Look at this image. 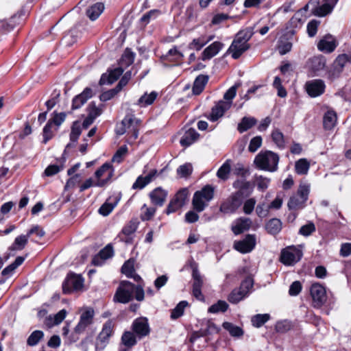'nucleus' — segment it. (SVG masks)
Listing matches in <instances>:
<instances>
[{"instance_id": "f257e3e1", "label": "nucleus", "mask_w": 351, "mask_h": 351, "mask_svg": "<svg viewBox=\"0 0 351 351\" xmlns=\"http://www.w3.org/2000/svg\"><path fill=\"white\" fill-rule=\"evenodd\" d=\"M145 291L141 285H135L128 280L120 282L114 295V300L121 304L130 302L134 298L137 301L144 300Z\"/></svg>"}, {"instance_id": "f03ea898", "label": "nucleus", "mask_w": 351, "mask_h": 351, "mask_svg": "<svg viewBox=\"0 0 351 351\" xmlns=\"http://www.w3.org/2000/svg\"><path fill=\"white\" fill-rule=\"evenodd\" d=\"M279 160L278 154L269 150H262L255 156L254 164L259 170L275 172L278 169Z\"/></svg>"}, {"instance_id": "7ed1b4c3", "label": "nucleus", "mask_w": 351, "mask_h": 351, "mask_svg": "<svg viewBox=\"0 0 351 351\" xmlns=\"http://www.w3.org/2000/svg\"><path fill=\"white\" fill-rule=\"evenodd\" d=\"M215 188L211 184H206L200 190L196 191L193 196V208L197 213H201L208 206L215 195Z\"/></svg>"}, {"instance_id": "20e7f679", "label": "nucleus", "mask_w": 351, "mask_h": 351, "mask_svg": "<svg viewBox=\"0 0 351 351\" xmlns=\"http://www.w3.org/2000/svg\"><path fill=\"white\" fill-rule=\"evenodd\" d=\"M95 311L91 307L86 308L80 315L79 322L69 337L71 343L76 342L80 335L88 330L94 323Z\"/></svg>"}, {"instance_id": "39448f33", "label": "nucleus", "mask_w": 351, "mask_h": 351, "mask_svg": "<svg viewBox=\"0 0 351 351\" xmlns=\"http://www.w3.org/2000/svg\"><path fill=\"white\" fill-rule=\"evenodd\" d=\"M311 186L306 182H301L297 193L290 197L287 206L291 210L303 209L306 206V202L308 199Z\"/></svg>"}, {"instance_id": "423d86ee", "label": "nucleus", "mask_w": 351, "mask_h": 351, "mask_svg": "<svg viewBox=\"0 0 351 351\" xmlns=\"http://www.w3.org/2000/svg\"><path fill=\"white\" fill-rule=\"evenodd\" d=\"M302 255L301 246L291 245L282 250L280 260L283 265L292 266L301 260Z\"/></svg>"}, {"instance_id": "0eeeda50", "label": "nucleus", "mask_w": 351, "mask_h": 351, "mask_svg": "<svg viewBox=\"0 0 351 351\" xmlns=\"http://www.w3.org/2000/svg\"><path fill=\"white\" fill-rule=\"evenodd\" d=\"M114 169L110 162L103 164L95 172V186L104 187L111 182Z\"/></svg>"}, {"instance_id": "6e6552de", "label": "nucleus", "mask_w": 351, "mask_h": 351, "mask_svg": "<svg viewBox=\"0 0 351 351\" xmlns=\"http://www.w3.org/2000/svg\"><path fill=\"white\" fill-rule=\"evenodd\" d=\"M241 204V192L237 191L230 195L221 204L219 211L224 214H232L237 211Z\"/></svg>"}, {"instance_id": "1a4fd4ad", "label": "nucleus", "mask_w": 351, "mask_h": 351, "mask_svg": "<svg viewBox=\"0 0 351 351\" xmlns=\"http://www.w3.org/2000/svg\"><path fill=\"white\" fill-rule=\"evenodd\" d=\"M84 278L80 275L74 273L67 274L62 283V291L65 294H69L74 291L82 289L84 286Z\"/></svg>"}, {"instance_id": "9d476101", "label": "nucleus", "mask_w": 351, "mask_h": 351, "mask_svg": "<svg viewBox=\"0 0 351 351\" xmlns=\"http://www.w3.org/2000/svg\"><path fill=\"white\" fill-rule=\"evenodd\" d=\"M188 196L189 191L187 189L179 190L169 202L165 210L166 214L169 215L181 208L185 204Z\"/></svg>"}, {"instance_id": "9b49d317", "label": "nucleus", "mask_w": 351, "mask_h": 351, "mask_svg": "<svg viewBox=\"0 0 351 351\" xmlns=\"http://www.w3.org/2000/svg\"><path fill=\"white\" fill-rule=\"evenodd\" d=\"M114 333V323L112 320L106 321L102 326L101 332L97 337V348H104L108 343L109 339Z\"/></svg>"}, {"instance_id": "f8f14e48", "label": "nucleus", "mask_w": 351, "mask_h": 351, "mask_svg": "<svg viewBox=\"0 0 351 351\" xmlns=\"http://www.w3.org/2000/svg\"><path fill=\"white\" fill-rule=\"evenodd\" d=\"M304 89L309 97L315 98L324 93L326 84L321 79L311 80L305 83Z\"/></svg>"}, {"instance_id": "ddd939ff", "label": "nucleus", "mask_w": 351, "mask_h": 351, "mask_svg": "<svg viewBox=\"0 0 351 351\" xmlns=\"http://www.w3.org/2000/svg\"><path fill=\"white\" fill-rule=\"evenodd\" d=\"M310 293L315 307L319 308L326 302V291L322 285L319 283L313 284L310 288Z\"/></svg>"}, {"instance_id": "4468645a", "label": "nucleus", "mask_w": 351, "mask_h": 351, "mask_svg": "<svg viewBox=\"0 0 351 351\" xmlns=\"http://www.w3.org/2000/svg\"><path fill=\"white\" fill-rule=\"evenodd\" d=\"M138 224L139 222L136 219L130 220L123 228L117 237L122 242L125 243H132L133 242V235L137 230Z\"/></svg>"}, {"instance_id": "2eb2a0df", "label": "nucleus", "mask_w": 351, "mask_h": 351, "mask_svg": "<svg viewBox=\"0 0 351 351\" xmlns=\"http://www.w3.org/2000/svg\"><path fill=\"white\" fill-rule=\"evenodd\" d=\"M256 243V236L248 234L243 239L234 241V248L242 254H247L254 249Z\"/></svg>"}, {"instance_id": "dca6fc26", "label": "nucleus", "mask_w": 351, "mask_h": 351, "mask_svg": "<svg viewBox=\"0 0 351 351\" xmlns=\"http://www.w3.org/2000/svg\"><path fill=\"white\" fill-rule=\"evenodd\" d=\"M132 330L139 339L146 337L150 332L148 319L144 317L135 319L132 324Z\"/></svg>"}, {"instance_id": "f3484780", "label": "nucleus", "mask_w": 351, "mask_h": 351, "mask_svg": "<svg viewBox=\"0 0 351 351\" xmlns=\"http://www.w3.org/2000/svg\"><path fill=\"white\" fill-rule=\"evenodd\" d=\"M192 277H193V295L199 301H204V296L202 293V287L203 286V277L200 274L197 267L193 266V272H192Z\"/></svg>"}, {"instance_id": "a211bd4d", "label": "nucleus", "mask_w": 351, "mask_h": 351, "mask_svg": "<svg viewBox=\"0 0 351 351\" xmlns=\"http://www.w3.org/2000/svg\"><path fill=\"white\" fill-rule=\"evenodd\" d=\"M337 46L336 38L330 34L324 36L317 44L318 50L325 53L333 52Z\"/></svg>"}, {"instance_id": "6ab92c4d", "label": "nucleus", "mask_w": 351, "mask_h": 351, "mask_svg": "<svg viewBox=\"0 0 351 351\" xmlns=\"http://www.w3.org/2000/svg\"><path fill=\"white\" fill-rule=\"evenodd\" d=\"M250 47L249 43H245L240 39L234 38L228 49V52L231 53L232 58L236 60L240 58Z\"/></svg>"}, {"instance_id": "aec40b11", "label": "nucleus", "mask_w": 351, "mask_h": 351, "mask_svg": "<svg viewBox=\"0 0 351 351\" xmlns=\"http://www.w3.org/2000/svg\"><path fill=\"white\" fill-rule=\"evenodd\" d=\"M230 108V102H223V100L219 101L211 109L208 119L215 122L222 117L225 112Z\"/></svg>"}, {"instance_id": "412c9836", "label": "nucleus", "mask_w": 351, "mask_h": 351, "mask_svg": "<svg viewBox=\"0 0 351 351\" xmlns=\"http://www.w3.org/2000/svg\"><path fill=\"white\" fill-rule=\"evenodd\" d=\"M167 195V191L163 189L160 186L154 189L149 193V195L152 203L154 206L159 207H161L164 205Z\"/></svg>"}, {"instance_id": "4be33fe9", "label": "nucleus", "mask_w": 351, "mask_h": 351, "mask_svg": "<svg viewBox=\"0 0 351 351\" xmlns=\"http://www.w3.org/2000/svg\"><path fill=\"white\" fill-rule=\"evenodd\" d=\"M157 173H158V171L156 169H152L147 173V175H146L145 176H143L142 175L139 176L136 178V181L133 183L132 189H134V190L143 189V188H145L147 184H149L151 182H152L155 179Z\"/></svg>"}, {"instance_id": "5701e85b", "label": "nucleus", "mask_w": 351, "mask_h": 351, "mask_svg": "<svg viewBox=\"0 0 351 351\" xmlns=\"http://www.w3.org/2000/svg\"><path fill=\"white\" fill-rule=\"evenodd\" d=\"M326 58L322 55H318L309 58L307 61L308 69L317 75V72L324 69L326 66Z\"/></svg>"}, {"instance_id": "b1692460", "label": "nucleus", "mask_w": 351, "mask_h": 351, "mask_svg": "<svg viewBox=\"0 0 351 351\" xmlns=\"http://www.w3.org/2000/svg\"><path fill=\"white\" fill-rule=\"evenodd\" d=\"M339 0H325V2L315 7L313 13L314 15L323 17L332 12Z\"/></svg>"}, {"instance_id": "393cba45", "label": "nucleus", "mask_w": 351, "mask_h": 351, "mask_svg": "<svg viewBox=\"0 0 351 351\" xmlns=\"http://www.w3.org/2000/svg\"><path fill=\"white\" fill-rule=\"evenodd\" d=\"M123 73V69L119 65V67L110 71L108 75L106 73L103 74L99 80V84H111L117 81Z\"/></svg>"}, {"instance_id": "a878e982", "label": "nucleus", "mask_w": 351, "mask_h": 351, "mask_svg": "<svg viewBox=\"0 0 351 351\" xmlns=\"http://www.w3.org/2000/svg\"><path fill=\"white\" fill-rule=\"evenodd\" d=\"M252 226V220L247 217L238 218L232 226V231L235 235L248 230Z\"/></svg>"}, {"instance_id": "bb28decb", "label": "nucleus", "mask_w": 351, "mask_h": 351, "mask_svg": "<svg viewBox=\"0 0 351 351\" xmlns=\"http://www.w3.org/2000/svg\"><path fill=\"white\" fill-rule=\"evenodd\" d=\"M347 63H351V55L346 53L339 55L332 64L333 75H339Z\"/></svg>"}, {"instance_id": "cd10ccee", "label": "nucleus", "mask_w": 351, "mask_h": 351, "mask_svg": "<svg viewBox=\"0 0 351 351\" xmlns=\"http://www.w3.org/2000/svg\"><path fill=\"white\" fill-rule=\"evenodd\" d=\"M113 254V247L110 244H108L94 256L92 263L94 265H101L106 260L111 258Z\"/></svg>"}, {"instance_id": "c85d7f7f", "label": "nucleus", "mask_w": 351, "mask_h": 351, "mask_svg": "<svg viewBox=\"0 0 351 351\" xmlns=\"http://www.w3.org/2000/svg\"><path fill=\"white\" fill-rule=\"evenodd\" d=\"M223 44L219 41H215L208 46L202 53V59L205 61L211 59L216 56L222 49Z\"/></svg>"}, {"instance_id": "c756f323", "label": "nucleus", "mask_w": 351, "mask_h": 351, "mask_svg": "<svg viewBox=\"0 0 351 351\" xmlns=\"http://www.w3.org/2000/svg\"><path fill=\"white\" fill-rule=\"evenodd\" d=\"M92 89L86 88L83 92L75 96L72 101V109L75 110L83 106L92 97Z\"/></svg>"}, {"instance_id": "7c9ffc66", "label": "nucleus", "mask_w": 351, "mask_h": 351, "mask_svg": "<svg viewBox=\"0 0 351 351\" xmlns=\"http://www.w3.org/2000/svg\"><path fill=\"white\" fill-rule=\"evenodd\" d=\"M199 134L193 128L186 130L180 141L182 146L187 147L193 144L198 138Z\"/></svg>"}, {"instance_id": "2f4dec72", "label": "nucleus", "mask_w": 351, "mask_h": 351, "mask_svg": "<svg viewBox=\"0 0 351 351\" xmlns=\"http://www.w3.org/2000/svg\"><path fill=\"white\" fill-rule=\"evenodd\" d=\"M337 115L334 110H330L325 112L323 117V126L326 130H332L337 125Z\"/></svg>"}, {"instance_id": "473e14b6", "label": "nucleus", "mask_w": 351, "mask_h": 351, "mask_svg": "<svg viewBox=\"0 0 351 351\" xmlns=\"http://www.w3.org/2000/svg\"><path fill=\"white\" fill-rule=\"evenodd\" d=\"M137 337L133 332L131 331H125L121 336V343L126 348H119V351H128L127 348H131L134 346H135L137 343L136 337Z\"/></svg>"}, {"instance_id": "72a5a7b5", "label": "nucleus", "mask_w": 351, "mask_h": 351, "mask_svg": "<svg viewBox=\"0 0 351 351\" xmlns=\"http://www.w3.org/2000/svg\"><path fill=\"white\" fill-rule=\"evenodd\" d=\"M208 76L206 75H199L195 80L192 91L194 95H199L204 89L208 83Z\"/></svg>"}, {"instance_id": "f704fd0d", "label": "nucleus", "mask_w": 351, "mask_h": 351, "mask_svg": "<svg viewBox=\"0 0 351 351\" xmlns=\"http://www.w3.org/2000/svg\"><path fill=\"white\" fill-rule=\"evenodd\" d=\"M25 259L23 256H17L15 261L10 265L5 267L1 271V275L5 278L11 277L14 270L21 265L23 264Z\"/></svg>"}, {"instance_id": "c9c22d12", "label": "nucleus", "mask_w": 351, "mask_h": 351, "mask_svg": "<svg viewBox=\"0 0 351 351\" xmlns=\"http://www.w3.org/2000/svg\"><path fill=\"white\" fill-rule=\"evenodd\" d=\"M29 235L21 234L15 238L13 243L9 247L8 250L21 251L23 250L27 244Z\"/></svg>"}, {"instance_id": "e433bc0d", "label": "nucleus", "mask_w": 351, "mask_h": 351, "mask_svg": "<svg viewBox=\"0 0 351 351\" xmlns=\"http://www.w3.org/2000/svg\"><path fill=\"white\" fill-rule=\"evenodd\" d=\"M282 226V222L279 219L273 218L267 222L265 229L269 234L276 235L281 231Z\"/></svg>"}, {"instance_id": "4c0bfd02", "label": "nucleus", "mask_w": 351, "mask_h": 351, "mask_svg": "<svg viewBox=\"0 0 351 351\" xmlns=\"http://www.w3.org/2000/svg\"><path fill=\"white\" fill-rule=\"evenodd\" d=\"M157 97L158 93L156 91H152L149 94L145 93L138 99L137 105L143 108L147 107L149 105H152Z\"/></svg>"}, {"instance_id": "58836bf2", "label": "nucleus", "mask_w": 351, "mask_h": 351, "mask_svg": "<svg viewBox=\"0 0 351 351\" xmlns=\"http://www.w3.org/2000/svg\"><path fill=\"white\" fill-rule=\"evenodd\" d=\"M104 10V5L102 3H97L87 9L86 14L90 20L95 21L99 16Z\"/></svg>"}, {"instance_id": "ea45409f", "label": "nucleus", "mask_w": 351, "mask_h": 351, "mask_svg": "<svg viewBox=\"0 0 351 351\" xmlns=\"http://www.w3.org/2000/svg\"><path fill=\"white\" fill-rule=\"evenodd\" d=\"M82 133V128L80 123L74 122L69 135L71 143H68L66 148L73 147V143H76Z\"/></svg>"}, {"instance_id": "a19ab883", "label": "nucleus", "mask_w": 351, "mask_h": 351, "mask_svg": "<svg viewBox=\"0 0 351 351\" xmlns=\"http://www.w3.org/2000/svg\"><path fill=\"white\" fill-rule=\"evenodd\" d=\"M135 53L130 49L127 48L123 53L120 60L119 65L123 67L130 66L134 61Z\"/></svg>"}, {"instance_id": "79ce46f5", "label": "nucleus", "mask_w": 351, "mask_h": 351, "mask_svg": "<svg viewBox=\"0 0 351 351\" xmlns=\"http://www.w3.org/2000/svg\"><path fill=\"white\" fill-rule=\"evenodd\" d=\"M247 296L246 291L239 287L231 291L228 297V300L232 304H237Z\"/></svg>"}, {"instance_id": "37998d69", "label": "nucleus", "mask_w": 351, "mask_h": 351, "mask_svg": "<svg viewBox=\"0 0 351 351\" xmlns=\"http://www.w3.org/2000/svg\"><path fill=\"white\" fill-rule=\"evenodd\" d=\"M256 123V119L255 118L244 117L238 124L237 130L240 133H243L252 128Z\"/></svg>"}, {"instance_id": "c03bdc74", "label": "nucleus", "mask_w": 351, "mask_h": 351, "mask_svg": "<svg viewBox=\"0 0 351 351\" xmlns=\"http://www.w3.org/2000/svg\"><path fill=\"white\" fill-rule=\"evenodd\" d=\"M156 208L144 204L141 208L140 218L143 221H149L155 215Z\"/></svg>"}, {"instance_id": "a18cd8bd", "label": "nucleus", "mask_w": 351, "mask_h": 351, "mask_svg": "<svg viewBox=\"0 0 351 351\" xmlns=\"http://www.w3.org/2000/svg\"><path fill=\"white\" fill-rule=\"evenodd\" d=\"M310 168V163L306 158H300L295 163V171L299 175H306Z\"/></svg>"}, {"instance_id": "49530a36", "label": "nucleus", "mask_w": 351, "mask_h": 351, "mask_svg": "<svg viewBox=\"0 0 351 351\" xmlns=\"http://www.w3.org/2000/svg\"><path fill=\"white\" fill-rule=\"evenodd\" d=\"M273 142L280 149L285 147V139L282 132L279 129H275L271 134Z\"/></svg>"}, {"instance_id": "de8ad7c7", "label": "nucleus", "mask_w": 351, "mask_h": 351, "mask_svg": "<svg viewBox=\"0 0 351 351\" xmlns=\"http://www.w3.org/2000/svg\"><path fill=\"white\" fill-rule=\"evenodd\" d=\"M183 56V54L180 51H178L177 47H173V48L170 49L165 55H163L161 57V59L164 61H179L182 59Z\"/></svg>"}, {"instance_id": "09e8293b", "label": "nucleus", "mask_w": 351, "mask_h": 351, "mask_svg": "<svg viewBox=\"0 0 351 351\" xmlns=\"http://www.w3.org/2000/svg\"><path fill=\"white\" fill-rule=\"evenodd\" d=\"M231 170V160H227L217 170V176L223 180H226Z\"/></svg>"}, {"instance_id": "8fccbe9b", "label": "nucleus", "mask_w": 351, "mask_h": 351, "mask_svg": "<svg viewBox=\"0 0 351 351\" xmlns=\"http://www.w3.org/2000/svg\"><path fill=\"white\" fill-rule=\"evenodd\" d=\"M213 36L206 38L205 36H201L197 38H194L189 44V47L191 49L199 51L204 46H205L209 41L213 39Z\"/></svg>"}, {"instance_id": "3c124183", "label": "nucleus", "mask_w": 351, "mask_h": 351, "mask_svg": "<svg viewBox=\"0 0 351 351\" xmlns=\"http://www.w3.org/2000/svg\"><path fill=\"white\" fill-rule=\"evenodd\" d=\"M254 34V27H248L244 29L240 30L237 34L235 38L240 39L245 43L248 41Z\"/></svg>"}, {"instance_id": "603ef678", "label": "nucleus", "mask_w": 351, "mask_h": 351, "mask_svg": "<svg viewBox=\"0 0 351 351\" xmlns=\"http://www.w3.org/2000/svg\"><path fill=\"white\" fill-rule=\"evenodd\" d=\"M222 326L225 330L228 331L232 337H239L243 335V331L240 327L230 322H225L223 323Z\"/></svg>"}, {"instance_id": "864d4df0", "label": "nucleus", "mask_w": 351, "mask_h": 351, "mask_svg": "<svg viewBox=\"0 0 351 351\" xmlns=\"http://www.w3.org/2000/svg\"><path fill=\"white\" fill-rule=\"evenodd\" d=\"M228 307L229 305L226 301L219 300L217 303L213 304L208 308V312L214 314L224 313L228 310Z\"/></svg>"}, {"instance_id": "5fc2aeb1", "label": "nucleus", "mask_w": 351, "mask_h": 351, "mask_svg": "<svg viewBox=\"0 0 351 351\" xmlns=\"http://www.w3.org/2000/svg\"><path fill=\"white\" fill-rule=\"evenodd\" d=\"M121 123L129 131L132 129V128L139 125L140 120L136 119L134 114H128L123 118Z\"/></svg>"}, {"instance_id": "6e6d98bb", "label": "nucleus", "mask_w": 351, "mask_h": 351, "mask_svg": "<svg viewBox=\"0 0 351 351\" xmlns=\"http://www.w3.org/2000/svg\"><path fill=\"white\" fill-rule=\"evenodd\" d=\"M270 181L269 178L263 176H254V182L260 191H265L268 188Z\"/></svg>"}, {"instance_id": "4d7b16f0", "label": "nucleus", "mask_w": 351, "mask_h": 351, "mask_svg": "<svg viewBox=\"0 0 351 351\" xmlns=\"http://www.w3.org/2000/svg\"><path fill=\"white\" fill-rule=\"evenodd\" d=\"M270 318V315L269 314H257L254 315L251 322L253 326L256 328H260L263 325H264Z\"/></svg>"}, {"instance_id": "13d9d810", "label": "nucleus", "mask_w": 351, "mask_h": 351, "mask_svg": "<svg viewBox=\"0 0 351 351\" xmlns=\"http://www.w3.org/2000/svg\"><path fill=\"white\" fill-rule=\"evenodd\" d=\"M188 306V302L185 300L180 302L172 310L171 313V318L176 319L180 317L184 311V308Z\"/></svg>"}, {"instance_id": "bf43d9fd", "label": "nucleus", "mask_w": 351, "mask_h": 351, "mask_svg": "<svg viewBox=\"0 0 351 351\" xmlns=\"http://www.w3.org/2000/svg\"><path fill=\"white\" fill-rule=\"evenodd\" d=\"M233 186L235 189H239V190L238 191L241 192V195L243 193L248 191V194L250 195L252 192V184L250 182L245 181V180H237L234 182Z\"/></svg>"}, {"instance_id": "052dcab7", "label": "nucleus", "mask_w": 351, "mask_h": 351, "mask_svg": "<svg viewBox=\"0 0 351 351\" xmlns=\"http://www.w3.org/2000/svg\"><path fill=\"white\" fill-rule=\"evenodd\" d=\"M120 199V197H117L116 201L114 203H104L99 209V213L103 216H108L117 206L118 201Z\"/></svg>"}, {"instance_id": "680f3d73", "label": "nucleus", "mask_w": 351, "mask_h": 351, "mask_svg": "<svg viewBox=\"0 0 351 351\" xmlns=\"http://www.w3.org/2000/svg\"><path fill=\"white\" fill-rule=\"evenodd\" d=\"M134 271V261L132 259H129L125 261L121 267V272L128 278L132 277Z\"/></svg>"}, {"instance_id": "e2e57ef3", "label": "nucleus", "mask_w": 351, "mask_h": 351, "mask_svg": "<svg viewBox=\"0 0 351 351\" xmlns=\"http://www.w3.org/2000/svg\"><path fill=\"white\" fill-rule=\"evenodd\" d=\"M43 336L44 333L43 331L35 330L29 335L27 340V343L30 346H34L38 343Z\"/></svg>"}, {"instance_id": "0e129e2a", "label": "nucleus", "mask_w": 351, "mask_h": 351, "mask_svg": "<svg viewBox=\"0 0 351 351\" xmlns=\"http://www.w3.org/2000/svg\"><path fill=\"white\" fill-rule=\"evenodd\" d=\"M88 116L91 117L92 119H95L97 117H99L102 112L101 108L97 107L95 104V102H90L86 108Z\"/></svg>"}, {"instance_id": "69168bd1", "label": "nucleus", "mask_w": 351, "mask_h": 351, "mask_svg": "<svg viewBox=\"0 0 351 351\" xmlns=\"http://www.w3.org/2000/svg\"><path fill=\"white\" fill-rule=\"evenodd\" d=\"M193 171V167L190 163H185L177 169V173L181 178L190 176Z\"/></svg>"}, {"instance_id": "338daca9", "label": "nucleus", "mask_w": 351, "mask_h": 351, "mask_svg": "<svg viewBox=\"0 0 351 351\" xmlns=\"http://www.w3.org/2000/svg\"><path fill=\"white\" fill-rule=\"evenodd\" d=\"M315 230V224L312 221H309L300 228L298 233L302 236L308 237L313 233Z\"/></svg>"}, {"instance_id": "774afa93", "label": "nucleus", "mask_w": 351, "mask_h": 351, "mask_svg": "<svg viewBox=\"0 0 351 351\" xmlns=\"http://www.w3.org/2000/svg\"><path fill=\"white\" fill-rule=\"evenodd\" d=\"M15 28L14 24L11 22L10 18L0 21V33L7 34Z\"/></svg>"}]
</instances>
